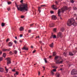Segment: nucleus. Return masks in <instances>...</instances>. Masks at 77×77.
<instances>
[{
    "label": "nucleus",
    "mask_w": 77,
    "mask_h": 77,
    "mask_svg": "<svg viewBox=\"0 0 77 77\" xmlns=\"http://www.w3.org/2000/svg\"><path fill=\"white\" fill-rule=\"evenodd\" d=\"M15 5L18 11H20L21 12L27 11H28V7H27V4L23 3L21 5H18L17 2H15Z\"/></svg>",
    "instance_id": "obj_1"
},
{
    "label": "nucleus",
    "mask_w": 77,
    "mask_h": 77,
    "mask_svg": "<svg viewBox=\"0 0 77 77\" xmlns=\"http://www.w3.org/2000/svg\"><path fill=\"white\" fill-rule=\"evenodd\" d=\"M75 21V20H74L73 18L69 19L67 23V26H72V23Z\"/></svg>",
    "instance_id": "obj_2"
},
{
    "label": "nucleus",
    "mask_w": 77,
    "mask_h": 77,
    "mask_svg": "<svg viewBox=\"0 0 77 77\" xmlns=\"http://www.w3.org/2000/svg\"><path fill=\"white\" fill-rule=\"evenodd\" d=\"M69 9L68 7L66 6H64L61 8V12L63 13H64V12L66 11H68Z\"/></svg>",
    "instance_id": "obj_3"
},
{
    "label": "nucleus",
    "mask_w": 77,
    "mask_h": 77,
    "mask_svg": "<svg viewBox=\"0 0 77 77\" xmlns=\"http://www.w3.org/2000/svg\"><path fill=\"white\" fill-rule=\"evenodd\" d=\"M5 60H7V65H8L9 64L11 63V59L9 57H8L5 59Z\"/></svg>",
    "instance_id": "obj_4"
},
{
    "label": "nucleus",
    "mask_w": 77,
    "mask_h": 77,
    "mask_svg": "<svg viewBox=\"0 0 77 77\" xmlns=\"http://www.w3.org/2000/svg\"><path fill=\"white\" fill-rule=\"evenodd\" d=\"M63 36V35H62V33L61 32H59L57 35V38H59V37H60V38H62Z\"/></svg>",
    "instance_id": "obj_5"
},
{
    "label": "nucleus",
    "mask_w": 77,
    "mask_h": 77,
    "mask_svg": "<svg viewBox=\"0 0 77 77\" xmlns=\"http://www.w3.org/2000/svg\"><path fill=\"white\" fill-rule=\"evenodd\" d=\"M52 18L54 20H56L57 18V17H56V16L53 15L52 16Z\"/></svg>",
    "instance_id": "obj_6"
},
{
    "label": "nucleus",
    "mask_w": 77,
    "mask_h": 77,
    "mask_svg": "<svg viewBox=\"0 0 77 77\" xmlns=\"http://www.w3.org/2000/svg\"><path fill=\"white\" fill-rule=\"evenodd\" d=\"M72 25H73L75 27L76 26H77V23L76 22H75V21L74 22H73L72 23Z\"/></svg>",
    "instance_id": "obj_7"
},
{
    "label": "nucleus",
    "mask_w": 77,
    "mask_h": 77,
    "mask_svg": "<svg viewBox=\"0 0 77 77\" xmlns=\"http://www.w3.org/2000/svg\"><path fill=\"white\" fill-rule=\"evenodd\" d=\"M22 49L23 50H29V48H26L25 46H24L23 48H22Z\"/></svg>",
    "instance_id": "obj_8"
},
{
    "label": "nucleus",
    "mask_w": 77,
    "mask_h": 77,
    "mask_svg": "<svg viewBox=\"0 0 77 77\" xmlns=\"http://www.w3.org/2000/svg\"><path fill=\"white\" fill-rule=\"evenodd\" d=\"M13 45V43L11 42H9L8 44L9 47H11Z\"/></svg>",
    "instance_id": "obj_9"
},
{
    "label": "nucleus",
    "mask_w": 77,
    "mask_h": 77,
    "mask_svg": "<svg viewBox=\"0 0 77 77\" xmlns=\"http://www.w3.org/2000/svg\"><path fill=\"white\" fill-rule=\"evenodd\" d=\"M0 72H4V69L3 68H0Z\"/></svg>",
    "instance_id": "obj_10"
},
{
    "label": "nucleus",
    "mask_w": 77,
    "mask_h": 77,
    "mask_svg": "<svg viewBox=\"0 0 77 77\" xmlns=\"http://www.w3.org/2000/svg\"><path fill=\"white\" fill-rule=\"evenodd\" d=\"M54 26V23H52L51 24H49V27H53Z\"/></svg>",
    "instance_id": "obj_11"
},
{
    "label": "nucleus",
    "mask_w": 77,
    "mask_h": 77,
    "mask_svg": "<svg viewBox=\"0 0 77 77\" xmlns=\"http://www.w3.org/2000/svg\"><path fill=\"white\" fill-rule=\"evenodd\" d=\"M54 45V43L53 42L51 44L49 45V46L51 48H53V46Z\"/></svg>",
    "instance_id": "obj_12"
},
{
    "label": "nucleus",
    "mask_w": 77,
    "mask_h": 77,
    "mask_svg": "<svg viewBox=\"0 0 77 77\" xmlns=\"http://www.w3.org/2000/svg\"><path fill=\"white\" fill-rule=\"evenodd\" d=\"M55 75H56V77H59V76H60V74L57 72L55 74Z\"/></svg>",
    "instance_id": "obj_13"
},
{
    "label": "nucleus",
    "mask_w": 77,
    "mask_h": 77,
    "mask_svg": "<svg viewBox=\"0 0 77 77\" xmlns=\"http://www.w3.org/2000/svg\"><path fill=\"white\" fill-rule=\"evenodd\" d=\"M59 57L60 58V59L61 58V57H59V56H57L55 57V60H57V59H58V58H59Z\"/></svg>",
    "instance_id": "obj_14"
},
{
    "label": "nucleus",
    "mask_w": 77,
    "mask_h": 77,
    "mask_svg": "<svg viewBox=\"0 0 77 77\" xmlns=\"http://www.w3.org/2000/svg\"><path fill=\"white\" fill-rule=\"evenodd\" d=\"M20 31H23V30L24 29V28L22 27H21L20 29Z\"/></svg>",
    "instance_id": "obj_15"
},
{
    "label": "nucleus",
    "mask_w": 77,
    "mask_h": 77,
    "mask_svg": "<svg viewBox=\"0 0 77 77\" xmlns=\"http://www.w3.org/2000/svg\"><path fill=\"white\" fill-rule=\"evenodd\" d=\"M38 11L39 12V13H40V12H41V11L40 10L41 9V7H38Z\"/></svg>",
    "instance_id": "obj_16"
},
{
    "label": "nucleus",
    "mask_w": 77,
    "mask_h": 77,
    "mask_svg": "<svg viewBox=\"0 0 77 77\" xmlns=\"http://www.w3.org/2000/svg\"><path fill=\"white\" fill-rule=\"evenodd\" d=\"M57 64H60V62H59V60H57L55 62Z\"/></svg>",
    "instance_id": "obj_17"
},
{
    "label": "nucleus",
    "mask_w": 77,
    "mask_h": 77,
    "mask_svg": "<svg viewBox=\"0 0 77 77\" xmlns=\"http://www.w3.org/2000/svg\"><path fill=\"white\" fill-rule=\"evenodd\" d=\"M56 55V52H53V56H55Z\"/></svg>",
    "instance_id": "obj_18"
},
{
    "label": "nucleus",
    "mask_w": 77,
    "mask_h": 77,
    "mask_svg": "<svg viewBox=\"0 0 77 77\" xmlns=\"http://www.w3.org/2000/svg\"><path fill=\"white\" fill-rule=\"evenodd\" d=\"M63 55L64 56H65V57H66V56H67V53L64 52L63 53Z\"/></svg>",
    "instance_id": "obj_19"
},
{
    "label": "nucleus",
    "mask_w": 77,
    "mask_h": 77,
    "mask_svg": "<svg viewBox=\"0 0 77 77\" xmlns=\"http://www.w3.org/2000/svg\"><path fill=\"white\" fill-rule=\"evenodd\" d=\"M69 54L70 56H73V54L71 52H69Z\"/></svg>",
    "instance_id": "obj_20"
},
{
    "label": "nucleus",
    "mask_w": 77,
    "mask_h": 77,
    "mask_svg": "<svg viewBox=\"0 0 77 77\" xmlns=\"http://www.w3.org/2000/svg\"><path fill=\"white\" fill-rule=\"evenodd\" d=\"M54 5H52V7L53 9H55L56 10H57V8H55L54 7Z\"/></svg>",
    "instance_id": "obj_21"
},
{
    "label": "nucleus",
    "mask_w": 77,
    "mask_h": 77,
    "mask_svg": "<svg viewBox=\"0 0 77 77\" xmlns=\"http://www.w3.org/2000/svg\"><path fill=\"white\" fill-rule=\"evenodd\" d=\"M18 74H19V72H18L17 71L16 72V74H14V75L15 76V77H16L15 76V74L16 75H18Z\"/></svg>",
    "instance_id": "obj_22"
},
{
    "label": "nucleus",
    "mask_w": 77,
    "mask_h": 77,
    "mask_svg": "<svg viewBox=\"0 0 77 77\" xmlns=\"http://www.w3.org/2000/svg\"><path fill=\"white\" fill-rule=\"evenodd\" d=\"M44 60L45 62V63H48V61H47V60L46 59V58H45L44 59Z\"/></svg>",
    "instance_id": "obj_23"
},
{
    "label": "nucleus",
    "mask_w": 77,
    "mask_h": 77,
    "mask_svg": "<svg viewBox=\"0 0 77 77\" xmlns=\"http://www.w3.org/2000/svg\"><path fill=\"white\" fill-rule=\"evenodd\" d=\"M3 57H4L5 58L6 57V54L5 53H4L3 54Z\"/></svg>",
    "instance_id": "obj_24"
},
{
    "label": "nucleus",
    "mask_w": 77,
    "mask_h": 77,
    "mask_svg": "<svg viewBox=\"0 0 77 77\" xmlns=\"http://www.w3.org/2000/svg\"><path fill=\"white\" fill-rule=\"evenodd\" d=\"M1 25L2 27H4L5 26V24L4 23H2Z\"/></svg>",
    "instance_id": "obj_25"
},
{
    "label": "nucleus",
    "mask_w": 77,
    "mask_h": 77,
    "mask_svg": "<svg viewBox=\"0 0 77 77\" xmlns=\"http://www.w3.org/2000/svg\"><path fill=\"white\" fill-rule=\"evenodd\" d=\"M70 2L72 3H74V1L73 0H70Z\"/></svg>",
    "instance_id": "obj_26"
},
{
    "label": "nucleus",
    "mask_w": 77,
    "mask_h": 77,
    "mask_svg": "<svg viewBox=\"0 0 77 77\" xmlns=\"http://www.w3.org/2000/svg\"><path fill=\"white\" fill-rule=\"evenodd\" d=\"M60 10L59 9L58 11V14H60Z\"/></svg>",
    "instance_id": "obj_27"
},
{
    "label": "nucleus",
    "mask_w": 77,
    "mask_h": 77,
    "mask_svg": "<svg viewBox=\"0 0 77 77\" xmlns=\"http://www.w3.org/2000/svg\"><path fill=\"white\" fill-rule=\"evenodd\" d=\"M52 67L53 68H55L56 69H57V67L56 66H52Z\"/></svg>",
    "instance_id": "obj_28"
},
{
    "label": "nucleus",
    "mask_w": 77,
    "mask_h": 77,
    "mask_svg": "<svg viewBox=\"0 0 77 77\" xmlns=\"http://www.w3.org/2000/svg\"><path fill=\"white\" fill-rule=\"evenodd\" d=\"M10 39L9 38H7L6 40V42H8V41H10Z\"/></svg>",
    "instance_id": "obj_29"
},
{
    "label": "nucleus",
    "mask_w": 77,
    "mask_h": 77,
    "mask_svg": "<svg viewBox=\"0 0 77 77\" xmlns=\"http://www.w3.org/2000/svg\"><path fill=\"white\" fill-rule=\"evenodd\" d=\"M3 60V57H0V61H2Z\"/></svg>",
    "instance_id": "obj_30"
},
{
    "label": "nucleus",
    "mask_w": 77,
    "mask_h": 77,
    "mask_svg": "<svg viewBox=\"0 0 77 77\" xmlns=\"http://www.w3.org/2000/svg\"><path fill=\"white\" fill-rule=\"evenodd\" d=\"M17 51L16 50H14V53L15 54H17Z\"/></svg>",
    "instance_id": "obj_31"
},
{
    "label": "nucleus",
    "mask_w": 77,
    "mask_h": 77,
    "mask_svg": "<svg viewBox=\"0 0 77 77\" xmlns=\"http://www.w3.org/2000/svg\"><path fill=\"white\" fill-rule=\"evenodd\" d=\"M7 3L8 5H11V4L12 3V2H7Z\"/></svg>",
    "instance_id": "obj_32"
},
{
    "label": "nucleus",
    "mask_w": 77,
    "mask_h": 77,
    "mask_svg": "<svg viewBox=\"0 0 77 77\" xmlns=\"http://www.w3.org/2000/svg\"><path fill=\"white\" fill-rule=\"evenodd\" d=\"M53 38H56V35H54L53 36Z\"/></svg>",
    "instance_id": "obj_33"
},
{
    "label": "nucleus",
    "mask_w": 77,
    "mask_h": 77,
    "mask_svg": "<svg viewBox=\"0 0 77 77\" xmlns=\"http://www.w3.org/2000/svg\"><path fill=\"white\" fill-rule=\"evenodd\" d=\"M7 50H8V49H3V51H7Z\"/></svg>",
    "instance_id": "obj_34"
},
{
    "label": "nucleus",
    "mask_w": 77,
    "mask_h": 77,
    "mask_svg": "<svg viewBox=\"0 0 77 77\" xmlns=\"http://www.w3.org/2000/svg\"><path fill=\"white\" fill-rule=\"evenodd\" d=\"M9 53L10 54H11V55H12V54H13V53H12V51H10Z\"/></svg>",
    "instance_id": "obj_35"
},
{
    "label": "nucleus",
    "mask_w": 77,
    "mask_h": 77,
    "mask_svg": "<svg viewBox=\"0 0 77 77\" xmlns=\"http://www.w3.org/2000/svg\"><path fill=\"white\" fill-rule=\"evenodd\" d=\"M51 72L52 74V75H54V73L53 72V70H51Z\"/></svg>",
    "instance_id": "obj_36"
},
{
    "label": "nucleus",
    "mask_w": 77,
    "mask_h": 77,
    "mask_svg": "<svg viewBox=\"0 0 77 77\" xmlns=\"http://www.w3.org/2000/svg\"><path fill=\"white\" fill-rule=\"evenodd\" d=\"M53 31L54 32H56V28H54L53 29Z\"/></svg>",
    "instance_id": "obj_37"
},
{
    "label": "nucleus",
    "mask_w": 77,
    "mask_h": 77,
    "mask_svg": "<svg viewBox=\"0 0 77 77\" xmlns=\"http://www.w3.org/2000/svg\"><path fill=\"white\" fill-rule=\"evenodd\" d=\"M11 9V8L10 7L7 8V10L8 11H10V9Z\"/></svg>",
    "instance_id": "obj_38"
},
{
    "label": "nucleus",
    "mask_w": 77,
    "mask_h": 77,
    "mask_svg": "<svg viewBox=\"0 0 77 77\" xmlns=\"http://www.w3.org/2000/svg\"><path fill=\"white\" fill-rule=\"evenodd\" d=\"M24 18V16L22 15L21 16V18Z\"/></svg>",
    "instance_id": "obj_39"
},
{
    "label": "nucleus",
    "mask_w": 77,
    "mask_h": 77,
    "mask_svg": "<svg viewBox=\"0 0 77 77\" xmlns=\"http://www.w3.org/2000/svg\"><path fill=\"white\" fill-rule=\"evenodd\" d=\"M51 14H54V11H51L50 12Z\"/></svg>",
    "instance_id": "obj_40"
},
{
    "label": "nucleus",
    "mask_w": 77,
    "mask_h": 77,
    "mask_svg": "<svg viewBox=\"0 0 77 77\" xmlns=\"http://www.w3.org/2000/svg\"><path fill=\"white\" fill-rule=\"evenodd\" d=\"M52 71H54V72H55V71H56V70L55 69H53V70Z\"/></svg>",
    "instance_id": "obj_41"
},
{
    "label": "nucleus",
    "mask_w": 77,
    "mask_h": 77,
    "mask_svg": "<svg viewBox=\"0 0 77 77\" xmlns=\"http://www.w3.org/2000/svg\"><path fill=\"white\" fill-rule=\"evenodd\" d=\"M36 51V50H34L32 52V53H35V52Z\"/></svg>",
    "instance_id": "obj_42"
},
{
    "label": "nucleus",
    "mask_w": 77,
    "mask_h": 77,
    "mask_svg": "<svg viewBox=\"0 0 77 77\" xmlns=\"http://www.w3.org/2000/svg\"><path fill=\"white\" fill-rule=\"evenodd\" d=\"M5 70H6V71L7 72H8V69H6Z\"/></svg>",
    "instance_id": "obj_43"
},
{
    "label": "nucleus",
    "mask_w": 77,
    "mask_h": 77,
    "mask_svg": "<svg viewBox=\"0 0 77 77\" xmlns=\"http://www.w3.org/2000/svg\"><path fill=\"white\" fill-rule=\"evenodd\" d=\"M58 16L59 17H60L61 15L60 14H58Z\"/></svg>",
    "instance_id": "obj_44"
},
{
    "label": "nucleus",
    "mask_w": 77,
    "mask_h": 77,
    "mask_svg": "<svg viewBox=\"0 0 77 77\" xmlns=\"http://www.w3.org/2000/svg\"><path fill=\"white\" fill-rule=\"evenodd\" d=\"M12 71L13 72H15V69H13L12 70Z\"/></svg>",
    "instance_id": "obj_45"
},
{
    "label": "nucleus",
    "mask_w": 77,
    "mask_h": 77,
    "mask_svg": "<svg viewBox=\"0 0 77 77\" xmlns=\"http://www.w3.org/2000/svg\"><path fill=\"white\" fill-rule=\"evenodd\" d=\"M41 7H44V6H45V5H43L41 6Z\"/></svg>",
    "instance_id": "obj_46"
},
{
    "label": "nucleus",
    "mask_w": 77,
    "mask_h": 77,
    "mask_svg": "<svg viewBox=\"0 0 77 77\" xmlns=\"http://www.w3.org/2000/svg\"><path fill=\"white\" fill-rule=\"evenodd\" d=\"M55 3H56V5H58V2H57V1L55 2Z\"/></svg>",
    "instance_id": "obj_47"
},
{
    "label": "nucleus",
    "mask_w": 77,
    "mask_h": 77,
    "mask_svg": "<svg viewBox=\"0 0 77 77\" xmlns=\"http://www.w3.org/2000/svg\"><path fill=\"white\" fill-rule=\"evenodd\" d=\"M14 43H15V44H16L17 43V41L16 40H15L14 41Z\"/></svg>",
    "instance_id": "obj_48"
},
{
    "label": "nucleus",
    "mask_w": 77,
    "mask_h": 77,
    "mask_svg": "<svg viewBox=\"0 0 77 77\" xmlns=\"http://www.w3.org/2000/svg\"><path fill=\"white\" fill-rule=\"evenodd\" d=\"M40 74H41V72H40L38 71V75H40Z\"/></svg>",
    "instance_id": "obj_49"
},
{
    "label": "nucleus",
    "mask_w": 77,
    "mask_h": 77,
    "mask_svg": "<svg viewBox=\"0 0 77 77\" xmlns=\"http://www.w3.org/2000/svg\"><path fill=\"white\" fill-rule=\"evenodd\" d=\"M33 24H34V23H32L30 25V26H33Z\"/></svg>",
    "instance_id": "obj_50"
},
{
    "label": "nucleus",
    "mask_w": 77,
    "mask_h": 77,
    "mask_svg": "<svg viewBox=\"0 0 77 77\" xmlns=\"http://www.w3.org/2000/svg\"><path fill=\"white\" fill-rule=\"evenodd\" d=\"M30 32H31V30L30 29L28 30V32L30 33Z\"/></svg>",
    "instance_id": "obj_51"
},
{
    "label": "nucleus",
    "mask_w": 77,
    "mask_h": 77,
    "mask_svg": "<svg viewBox=\"0 0 77 77\" xmlns=\"http://www.w3.org/2000/svg\"><path fill=\"white\" fill-rule=\"evenodd\" d=\"M61 31H62V32H63V28H61Z\"/></svg>",
    "instance_id": "obj_52"
},
{
    "label": "nucleus",
    "mask_w": 77,
    "mask_h": 77,
    "mask_svg": "<svg viewBox=\"0 0 77 77\" xmlns=\"http://www.w3.org/2000/svg\"><path fill=\"white\" fill-rule=\"evenodd\" d=\"M73 52L74 53H75L77 52V51H73Z\"/></svg>",
    "instance_id": "obj_53"
},
{
    "label": "nucleus",
    "mask_w": 77,
    "mask_h": 77,
    "mask_svg": "<svg viewBox=\"0 0 77 77\" xmlns=\"http://www.w3.org/2000/svg\"><path fill=\"white\" fill-rule=\"evenodd\" d=\"M53 38V35H52L50 37L51 38Z\"/></svg>",
    "instance_id": "obj_54"
},
{
    "label": "nucleus",
    "mask_w": 77,
    "mask_h": 77,
    "mask_svg": "<svg viewBox=\"0 0 77 77\" xmlns=\"http://www.w3.org/2000/svg\"><path fill=\"white\" fill-rule=\"evenodd\" d=\"M43 71L45 70V67L44 66H43Z\"/></svg>",
    "instance_id": "obj_55"
},
{
    "label": "nucleus",
    "mask_w": 77,
    "mask_h": 77,
    "mask_svg": "<svg viewBox=\"0 0 77 77\" xmlns=\"http://www.w3.org/2000/svg\"><path fill=\"white\" fill-rule=\"evenodd\" d=\"M51 57H52V56H49V58H50V59H51Z\"/></svg>",
    "instance_id": "obj_56"
},
{
    "label": "nucleus",
    "mask_w": 77,
    "mask_h": 77,
    "mask_svg": "<svg viewBox=\"0 0 77 77\" xmlns=\"http://www.w3.org/2000/svg\"><path fill=\"white\" fill-rule=\"evenodd\" d=\"M20 3H23V0H21V1H20Z\"/></svg>",
    "instance_id": "obj_57"
},
{
    "label": "nucleus",
    "mask_w": 77,
    "mask_h": 77,
    "mask_svg": "<svg viewBox=\"0 0 77 77\" xmlns=\"http://www.w3.org/2000/svg\"><path fill=\"white\" fill-rule=\"evenodd\" d=\"M63 62V61H61L60 62V63H62Z\"/></svg>",
    "instance_id": "obj_58"
},
{
    "label": "nucleus",
    "mask_w": 77,
    "mask_h": 77,
    "mask_svg": "<svg viewBox=\"0 0 77 77\" xmlns=\"http://www.w3.org/2000/svg\"><path fill=\"white\" fill-rule=\"evenodd\" d=\"M10 50H11V48H9V49H8H8H7V51H10Z\"/></svg>",
    "instance_id": "obj_59"
},
{
    "label": "nucleus",
    "mask_w": 77,
    "mask_h": 77,
    "mask_svg": "<svg viewBox=\"0 0 77 77\" xmlns=\"http://www.w3.org/2000/svg\"><path fill=\"white\" fill-rule=\"evenodd\" d=\"M74 9H75V10H77V7H75V8H74Z\"/></svg>",
    "instance_id": "obj_60"
},
{
    "label": "nucleus",
    "mask_w": 77,
    "mask_h": 77,
    "mask_svg": "<svg viewBox=\"0 0 77 77\" xmlns=\"http://www.w3.org/2000/svg\"><path fill=\"white\" fill-rule=\"evenodd\" d=\"M20 37H22V36H23V35L20 34Z\"/></svg>",
    "instance_id": "obj_61"
},
{
    "label": "nucleus",
    "mask_w": 77,
    "mask_h": 77,
    "mask_svg": "<svg viewBox=\"0 0 77 77\" xmlns=\"http://www.w3.org/2000/svg\"><path fill=\"white\" fill-rule=\"evenodd\" d=\"M2 54V52H0V55H1Z\"/></svg>",
    "instance_id": "obj_62"
},
{
    "label": "nucleus",
    "mask_w": 77,
    "mask_h": 77,
    "mask_svg": "<svg viewBox=\"0 0 77 77\" xmlns=\"http://www.w3.org/2000/svg\"><path fill=\"white\" fill-rule=\"evenodd\" d=\"M19 42H23V41H21V40H20L19 41Z\"/></svg>",
    "instance_id": "obj_63"
},
{
    "label": "nucleus",
    "mask_w": 77,
    "mask_h": 77,
    "mask_svg": "<svg viewBox=\"0 0 77 77\" xmlns=\"http://www.w3.org/2000/svg\"><path fill=\"white\" fill-rule=\"evenodd\" d=\"M15 38L16 39H17V37L15 36Z\"/></svg>",
    "instance_id": "obj_64"
}]
</instances>
